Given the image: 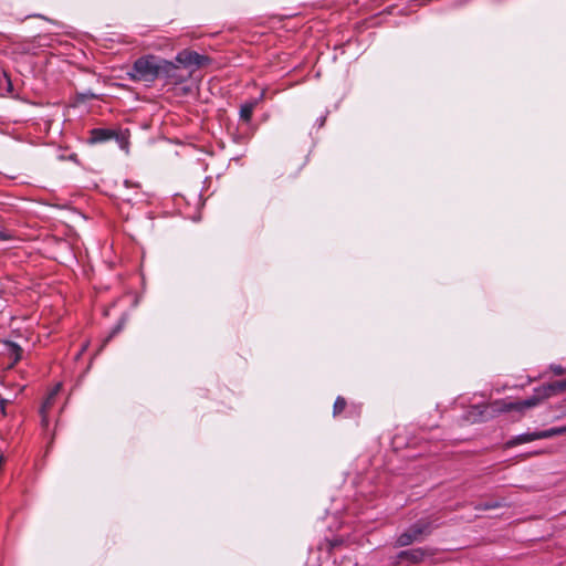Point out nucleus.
Masks as SVG:
<instances>
[{
    "instance_id": "412c9836",
    "label": "nucleus",
    "mask_w": 566,
    "mask_h": 566,
    "mask_svg": "<svg viewBox=\"0 0 566 566\" xmlns=\"http://www.w3.org/2000/svg\"><path fill=\"white\" fill-rule=\"evenodd\" d=\"M124 200L127 201V202H132L133 201V198H130L129 196H125L124 197Z\"/></svg>"
},
{
    "instance_id": "a211bd4d",
    "label": "nucleus",
    "mask_w": 566,
    "mask_h": 566,
    "mask_svg": "<svg viewBox=\"0 0 566 566\" xmlns=\"http://www.w3.org/2000/svg\"><path fill=\"white\" fill-rule=\"evenodd\" d=\"M3 76H4V80H6V83H7L8 92H12L13 87H12V82H11L10 77L6 73L3 74Z\"/></svg>"
},
{
    "instance_id": "dca6fc26",
    "label": "nucleus",
    "mask_w": 566,
    "mask_h": 566,
    "mask_svg": "<svg viewBox=\"0 0 566 566\" xmlns=\"http://www.w3.org/2000/svg\"><path fill=\"white\" fill-rule=\"evenodd\" d=\"M499 506H500V504L497 502H492V503L481 504V505L476 506V509L491 510V509H496Z\"/></svg>"
},
{
    "instance_id": "39448f33",
    "label": "nucleus",
    "mask_w": 566,
    "mask_h": 566,
    "mask_svg": "<svg viewBox=\"0 0 566 566\" xmlns=\"http://www.w3.org/2000/svg\"><path fill=\"white\" fill-rule=\"evenodd\" d=\"M176 62L186 69H190L189 73L191 74L196 70L207 65L210 59L196 51L182 50L176 55Z\"/></svg>"
},
{
    "instance_id": "6ab92c4d",
    "label": "nucleus",
    "mask_w": 566,
    "mask_h": 566,
    "mask_svg": "<svg viewBox=\"0 0 566 566\" xmlns=\"http://www.w3.org/2000/svg\"><path fill=\"white\" fill-rule=\"evenodd\" d=\"M403 553H407V551H401L398 553L397 555V563H399L401 559H406L407 560V555H405Z\"/></svg>"
},
{
    "instance_id": "f8f14e48",
    "label": "nucleus",
    "mask_w": 566,
    "mask_h": 566,
    "mask_svg": "<svg viewBox=\"0 0 566 566\" xmlns=\"http://www.w3.org/2000/svg\"><path fill=\"white\" fill-rule=\"evenodd\" d=\"M566 433V427H555L547 430L542 431V439L552 438L555 436H560Z\"/></svg>"
},
{
    "instance_id": "20e7f679",
    "label": "nucleus",
    "mask_w": 566,
    "mask_h": 566,
    "mask_svg": "<svg viewBox=\"0 0 566 566\" xmlns=\"http://www.w3.org/2000/svg\"><path fill=\"white\" fill-rule=\"evenodd\" d=\"M179 65L180 64L161 59L160 77L164 78L167 84L171 85H179L186 82L190 73L185 74Z\"/></svg>"
},
{
    "instance_id": "f3484780",
    "label": "nucleus",
    "mask_w": 566,
    "mask_h": 566,
    "mask_svg": "<svg viewBox=\"0 0 566 566\" xmlns=\"http://www.w3.org/2000/svg\"><path fill=\"white\" fill-rule=\"evenodd\" d=\"M265 98V91L263 90L258 97L252 98L251 101H255L256 106Z\"/></svg>"
},
{
    "instance_id": "9d476101",
    "label": "nucleus",
    "mask_w": 566,
    "mask_h": 566,
    "mask_svg": "<svg viewBox=\"0 0 566 566\" xmlns=\"http://www.w3.org/2000/svg\"><path fill=\"white\" fill-rule=\"evenodd\" d=\"M541 391L544 396H553L557 392H564L566 391V379L541 386Z\"/></svg>"
},
{
    "instance_id": "2eb2a0df",
    "label": "nucleus",
    "mask_w": 566,
    "mask_h": 566,
    "mask_svg": "<svg viewBox=\"0 0 566 566\" xmlns=\"http://www.w3.org/2000/svg\"><path fill=\"white\" fill-rule=\"evenodd\" d=\"M549 368H551V370H552L555 375H557V376H560V375L565 374V369H564V367H563V366H560V365L552 364V365L549 366Z\"/></svg>"
},
{
    "instance_id": "1a4fd4ad",
    "label": "nucleus",
    "mask_w": 566,
    "mask_h": 566,
    "mask_svg": "<svg viewBox=\"0 0 566 566\" xmlns=\"http://www.w3.org/2000/svg\"><path fill=\"white\" fill-rule=\"evenodd\" d=\"M256 107L258 106H256L255 101H251V99L241 104L240 111H239L240 119L243 120L244 123H250L252 119L253 112Z\"/></svg>"
},
{
    "instance_id": "9b49d317",
    "label": "nucleus",
    "mask_w": 566,
    "mask_h": 566,
    "mask_svg": "<svg viewBox=\"0 0 566 566\" xmlns=\"http://www.w3.org/2000/svg\"><path fill=\"white\" fill-rule=\"evenodd\" d=\"M346 407H347L346 399L344 397H342V396H338L335 399V402H334V406H333V416L334 417L339 416L342 412L345 411Z\"/></svg>"
},
{
    "instance_id": "4468645a",
    "label": "nucleus",
    "mask_w": 566,
    "mask_h": 566,
    "mask_svg": "<svg viewBox=\"0 0 566 566\" xmlns=\"http://www.w3.org/2000/svg\"><path fill=\"white\" fill-rule=\"evenodd\" d=\"M13 238L14 235L11 231L0 228V242L10 241Z\"/></svg>"
},
{
    "instance_id": "6e6552de",
    "label": "nucleus",
    "mask_w": 566,
    "mask_h": 566,
    "mask_svg": "<svg viewBox=\"0 0 566 566\" xmlns=\"http://www.w3.org/2000/svg\"><path fill=\"white\" fill-rule=\"evenodd\" d=\"M538 439H542V431H535V432H531V433H522V434L513 437L507 442V447H515V446L532 442V441H535Z\"/></svg>"
},
{
    "instance_id": "aec40b11",
    "label": "nucleus",
    "mask_w": 566,
    "mask_h": 566,
    "mask_svg": "<svg viewBox=\"0 0 566 566\" xmlns=\"http://www.w3.org/2000/svg\"><path fill=\"white\" fill-rule=\"evenodd\" d=\"M122 326L118 325L117 327L114 328V331L111 333V335L108 336V338L106 339L109 340L116 333H118L120 331Z\"/></svg>"
},
{
    "instance_id": "f03ea898",
    "label": "nucleus",
    "mask_w": 566,
    "mask_h": 566,
    "mask_svg": "<svg viewBox=\"0 0 566 566\" xmlns=\"http://www.w3.org/2000/svg\"><path fill=\"white\" fill-rule=\"evenodd\" d=\"M161 57L153 54L138 57L127 72V76L134 82L154 83L160 77Z\"/></svg>"
},
{
    "instance_id": "f257e3e1",
    "label": "nucleus",
    "mask_w": 566,
    "mask_h": 566,
    "mask_svg": "<svg viewBox=\"0 0 566 566\" xmlns=\"http://www.w3.org/2000/svg\"><path fill=\"white\" fill-rule=\"evenodd\" d=\"M551 396H544L541 391V387L534 389V395L525 400L517 402H506L504 400H496L492 403L480 405L472 407L470 411L474 421H485L490 418L495 417L499 413L507 412L511 410L522 411L537 406L542 400L549 398Z\"/></svg>"
},
{
    "instance_id": "423d86ee",
    "label": "nucleus",
    "mask_w": 566,
    "mask_h": 566,
    "mask_svg": "<svg viewBox=\"0 0 566 566\" xmlns=\"http://www.w3.org/2000/svg\"><path fill=\"white\" fill-rule=\"evenodd\" d=\"M403 554L407 555V560L411 564H419L423 562L427 556H432L433 552L429 548L419 547L407 549V553Z\"/></svg>"
},
{
    "instance_id": "4be33fe9",
    "label": "nucleus",
    "mask_w": 566,
    "mask_h": 566,
    "mask_svg": "<svg viewBox=\"0 0 566 566\" xmlns=\"http://www.w3.org/2000/svg\"><path fill=\"white\" fill-rule=\"evenodd\" d=\"M125 186L128 188L130 186V184L126 180Z\"/></svg>"
},
{
    "instance_id": "0eeeda50",
    "label": "nucleus",
    "mask_w": 566,
    "mask_h": 566,
    "mask_svg": "<svg viewBox=\"0 0 566 566\" xmlns=\"http://www.w3.org/2000/svg\"><path fill=\"white\" fill-rule=\"evenodd\" d=\"M115 136V133L111 129L106 128H94L91 130V136L88 142L91 144L104 143L112 139Z\"/></svg>"
},
{
    "instance_id": "7ed1b4c3",
    "label": "nucleus",
    "mask_w": 566,
    "mask_h": 566,
    "mask_svg": "<svg viewBox=\"0 0 566 566\" xmlns=\"http://www.w3.org/2000/svg\"><path fill=\"white\" fill-rule=\"evenodd\" d=\"M432 531V524L429 521L420 520L412 524L406 532L401 533L396 542V547L409 546L413 542L422 539L423 535L430 534Z\"/></svg>"
},
{
    "instance_id": "ddd939ff",
    "label": "nucleus",
    "mask_w": 566,
    "mask_h": 566,
    "mask_svg": "<svg viewBox=\"0 0 566 566\" xmlns=\"http://www.w3.org/2000/svg\"><path fill=\"white\" fill-rule=\"evenodd\" d=\"M54 394H55V392H52V394L50 395V397L44 401V403H43V405H42V407H41L42 422H43V424H45V426L48 424V418H46L45 412H46V409H49V408L51 407V405H52V399H53V397H54Z\"/></svg>"
}]
</instances>
